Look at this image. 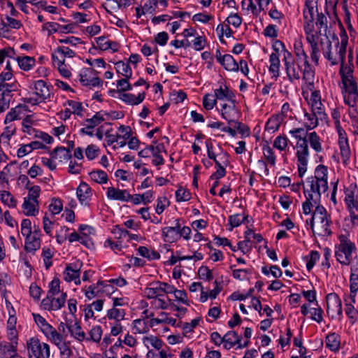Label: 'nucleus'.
<instances>
[{
	"mask_svg": "<svg viewBox=\"0 0 358 358\" xmlns=\"http://www.w3.org/2000/svg\"><path fill=\"white\" fill-rule=\"evenodd\" d=\"M292 136L297 139L296 158L299 177L302 178L307 171L309 150L308 146V134L303 128H297L289 131Z\"/></svg>",
	"mask_w": 358,
	"mask_h": 358,
	"instance_id": "f257e3e1",
	"label": "nucleus"
},
{
	"mask_svg": "<svg viewBox=\"0 0 358 358\" xmlns=\"http://www.w3.org/2000/svg\"><path fill=\"white\" fill-rule=\"evenodd\" d=\"M331 224L330 215L327 210L322 206H317L310 222L313 234L320 236L331 235Z\"/></svg>",
	"mask_w": 358,
	"mask_h": 358,
	"instance_id": "f03ea898",
	"label": "nucleus"
},
{
	"mask_svg": "<svg viewBox=\"0 0 358 358\" xmlns=\"http://www.w3.org/2000/svg\"><path fill=\"white\" fill-rule=\"evenodd\" d=\"M30 89L34 92V96L24 98V102L32 106H36L46 100H50L53 96L52 86L48 84L43 80H38L32 82Z\"/></svg>",
	"mask_w": 358,
	"mask_h": 358,
	"instance_id": "7ed1b4c3",
	"label": "nucleus"
},
{
	"mask_svg": "<svg viewBox=\"0 0 358 358\" xmlns=\"http://www.w3.org/2000/svg\"><path fill=\"white\" fill-rule=\"evenodd\" d=\"M285 71L289 82L294 83L299 81L301 77L303 79V62H299L294 59L292 54L285 50L282 59Z\"/></svg>",
	"mask_w": 358,
	"mask_h": 358,
	"instance_id": "20e7f679",
	"label": "nucleus"
},
{
	"mask_svg": "<svg viewBox=\"0 0 358 358\" xmlns=\"http://www.w3.org/2000/svg\"><path fill=\"white\" fill-rule=\"evenodd\" d=\"M20 232L26 238L24 248L27 252H34L41 247V232L31 230V222L29 219H24L21 223Z\"/></svg>",
	"mask_w": 358,
	"mask_h": 358,
	"instance_id": "39448f33",
	"label": "nucleus"
},
{
	"mask_svg": "<svg viewBox=\"0 0 358 358\" xmlns=\"http://www.w3.org/2000/svg\"><path fill=\"white\" fill-rule=\"evenodd\" d=\"M294 52L295 57L299 62H303V80L306 84L313 87L315 80V70L312 68L308 61V57L303 48L302 42L296 41L294 45Z\"/></svg>",
	"mask_w": 358,
	"mask_h": 358,
	"instance_id": "423d86ee",
	"label": "nucleus"
},
{
	"mask_svg": "<svg viewBox=\"0 0 358 358\" xmlns=\"http://www.w3.org/2000/svg\"><path fill=\"white\" fill-rule=\"evenodd\" d=\"M342 82V92L352 96V102H355L358 97V88L356 80L352 76L350 68L341 65L339 71Z\"/></svg>",
	"mask_w": 358,
	"mask_h": 358,
	"instance_id": "0eeeda50",
	"label": "nucleus"
},
{
	"mask_svg": "<svg viewBox=\"0 0 358 358\" xmlns=\"http://www.w3.org/2000/svg\"><path fill=\"white\" fill-rule=\"evenodd\" d=\"M340 243L336 248L335 255L338 262L344 265H348L352 259L355 245L345 236H339Z\"/></svg>",
	"mask_w": 358,
	"mask_h": 358,
	"instance_id": "6e6552de",
	"label": "nucleus"
},
{
	"mask_svg": "<svg viewBox=\"0 0 358 358\" xmlns=\"http://www.w3.org/2000/svg\"><path fill=\"white\" fill-rule=\"evenodd\" d=\"M27 353L29 358H49L50 346L41 342L36 337L30 338L27 341Z\"/></svg>",
	"mask_w": 358,
	"mask_h": 358,
	"instance_id": "1a4fd4ad",
	"label": "nucleus"
},
{
	"mask_svg": "<svg viewBox=\"0 0 358 358\" xmlns=\"http://www.w3.org/2000/svg\"><path fill=\"white\" fill-rule=\"evenodd\" d=\"M317 0H306L305 8L303 11V29L306 34H312L313 31V21L315 13L317 11Z\"/></svg>",
	"mask_w": 358,
	"mask_h": 358,
	"instance_id": "9d476101",
	"label": "nucleus"
},
{
	"mask_svg": "<svg viewBox=\"0 0 358 358\" xmlns=\"http://www.w3.org/2000/svg\"><path fill=\"white\" fill-rule=\"evenodd\" d=\"M306 183L310 189H305V193L308 192L310 199H312L315 205L320 203L322 194L325 193L328 189V182H319L315 178H308Z\"/></svg>",
	"mask_w": 358,
	"mask_h": 358,
	"instance_id": "9b49d317",
	"label": "nucleus"
},
{
	"mask_svg": "<svg viewBox=\"0 0 358 358\" xmlns=\"http://www.w3.org/2000/svg\"><path fill=\"white\" fill-rule=\"evenodd\" d=\"M22 26V22L8 15L1 17L0 20V36L9 38L12 36L13 29H19Z\"/></svg>",
	"mask_w": 358,
	"mask_h": 358,
	"instance_id": "f8f14e48",
	"label": "nucleus"
},
{
	"mask_svg": "<svg viewBox=\"0 0 358 358\" xmlns=\"http://www.w3.org/2000/svg\"><path fill=\"white\" fill-rule=\"evenodd\" d=\"M56 296L57 295L46 296V297L42 300L41 306L45 310L55 311L64 306L67 297L66 293L62 292L59 296L56 297Z\"/></svg>",
	"mask_w": 358,
	"mask_h": 358,
	"instance_id": "ddd939ff",
	"label": "nucleus"
},
{
	"mask_svg": "<svg viewBox=\"0 0 358 358\" xmlns=\"http://www.w3.org/2000/svg\"><path fill=\"white\" fill-rule=\"evenodd\" d=\"M82 264L80 262L68 264L63 272L64 280L68 282H73L76 285L80 284V268Z\"/></svg>",
	"mask_w": 358,
	"mask_h": 358,
	"instance_id": "4468645a",
	"label": "nucleus"
},
{
	"mask_svg": "<svg viewBox=\"0 0 358 358\" xmlns=\"http://www.w3.org/2000/svg\"><path fill=\"white\" fill-rule=\"evenodd\" d=\"M50 341L58 348L61 358H71L73 351L70 343L66 342L65 338L60 333L55 335Z\"/></svg>",
	"mask_w": 358,
	"mask_h": 358,
	"instance_id": "2eb2a0df",
	"label": "nucleus"
},
{
	"mask_svg": "<svg viewBox=\"0 0 358 358\" xmlns=\"http://www.w3.org/2000/svg\"><path fill=\"white\" fill-rule=\"evenodd\" d=\"M34 320L41 331L44 334L48 340H50L59 332L39 314H33Z\"/></svg>",
	"mask_w": 358,
	"mask_h": 358,
	"instance_id": "dca6fc26",
	"label": "nucleus"
},
{
	"mask_svg": "<svg viewBox=\"0 0 358 358\" xmlns=\"http://www.w3.org/2000/svg\"><path fill=\"white\" fill-rule=\"evenodd\" d=\"M80 81L84 86L96 87L101 85L100 78L95 76L92 69H85L80 74Z\"/></svg>",
	"mask_w": 358,
	"mask_h": 358,
	"instance_id": "f3484780",
	"label": "nucleus"
},
{
	"mask_svg": "<svg viewBox=\"0 0 358 358\" xmlns=\"http://www.w3.org/2000/svg\"><path fill=\"white\" fill-rule=\"evenodd\" d=\"M179 227V220H176L174 227H166L162 229V236L164 242L174 243L180 238V234L178 228Z\"/></svg>",
	"mask_w": 358,
	"mask_h": 358,
	"instance_id": "a211bd4d",
	"label": "nucleus"
},
{
	"mask_svg": "<svg viewBox=\"0 0 358 358\" xmlns=\"http://www.w3.org/2000/svg\"><path fill=\"white\" fill-rule=\"evenodd\" d=\"M220 160H215L216 171L210 176V179H215L218 181L220 178H223L226 174L225 166L229 164V155L227 152H222Z\"/></svg>",
	"mask_w": 358,
	"mask_h": 358,
	"instance_id": "6ab92c4d",
	"label": "nucleus"
},
{
	"mask_svg": "<svg viewBox=\"0 0 358 358\" xmlns=\"http://www.w3.org/2000/svg\"><path fill=\"white\" fill-rule=\"evenodd\" d=\"M327 312L331 311L336 313L337 315H342V303L341 300L336 293L328 294L326 296Z\"/></svg>",
	"mask_w": 358,
	"mask_h": 358,
	"instance_id": "aec40b11",
	"label": "nucleus"
},
{
	"mask_svg": "<svg viewBox=\"0 0 358 358\" xmlns=\"http://www.w3.org/2000/svg\"><path fill=\"white\" fill-rule=\"evenodd\" d=\"M328 19L323 13H317L315 22L317 30H315V24H313V34H316L319 41L320 36H327L328 29Z\"/></svg>",
	"mask_w": 358,
	"mask_h": 358,
	"instance_id": "412c9836",
	"label": "nucleus"
},
{
	"mask_svg": "<svg viewBox=\"0 0 358 358\" xmlns=\"http://www.w3.org/2000/svg\"><path fill=\"white\" fill-rule=\"evenodd\" d=\"M77 197L83 206H88L92 196V189L90 187L84 182H82L76 190Z\"/></svg>",
	"mask_w": 358,
	"mask_h": 358,
	"instance_id": "4be33fe9",
	"label": "nucleus"
},
{
	"mask_svg": "<svg viewBox=\"0 0 358 358\" xmlns=\"http://www.w3.org/2000/svg\"><path fill=\"white\" fill-rule=\"evenodd\" d=\"M107 196L111 200L121 201H129L131 199V195L126 189H119L114 187H109L107 189Z\"/></svg>",
	"mask_w": 358,
	"mask_h": 358,
	"instance_id": "5701e85b",
	"label": "nucleus"
},
{
	"mask_svg": "<svg viewBox=\"0 0 358 358\" xmlns=\"http://www.w3.org/2000/svg\"><path fill=\"white\" fill-rule=\"evenodd\" d=\"M306 38L308 43L310 45V58L311 60L316 64H318L319 61V47H318V40L317 38L316 34H306Z\"/></svg>",
	"mask_w": 358,
	"mask_h": 358,
	"instance_id": "b1692460",
	"label": "nucleus"
},
{
	"mask_svg": "<svg viewBox=\"0 0 358 358\" xmlns=\"http://www.w3.org/2000/svg\"><path fill=\"white\" fill-rule=\"evenodd\" d=\"M350 299L352 303L355 302V296L358 291V267L352 266L351 273L350 276Z\"/></svg>",
	"mask_w": 358,
	"mask_h": 358,
	"instance_id": "393cba45",
	"label": "nucleus"
},
{
	"mask_svg": "<svg viewBox=\"0 0 358 358\" xmlns=\"http://www.w3.org/2000/svg\"><path fill=\"white\" fill-rule=\"evenodd\" d=\"M269 71L272 74V78L277 79L280 76V62L278 51L272 52L269 55Z\"/></svg>",
	"mask_w": 358,
	"mask_h": 358,
	"instance_id": "a878e982",
	"label": "nucleus"
},
{
	"mask_svg": "<svg viewBox=\"0 0 358 358\" xmlns=\"http://www.w3.org/2000/svg\"><path fill=\"white\" fill-rule=\"evenodd\" d=\"M214 96L216 100L231 101L234 94L227 85H222L219 88L214 90Z\"/></svg>",
	"mask_w": 358,
	"mask_h": 358,
	"instance_id": "bb28decb",
	"label": "nucleus"
},
{
	"mask_svg": "<svg viewBox=\"0 0 358 358\" xmlns=\"http://www.w3.org/2000/svg\"><path fill=\"white\" fill-rule=\"evenodd\" d=\"M27 110V106L24 105H18L6 115L5 118V123L13 122L15 120L21 119L24 115L25 112Z\"/></svg>",
	"mask_w": 358,
	"mask_h": 358,
	"instance_id": "cd10ccee",
	"label": "nucleus"
},
{
	"mask_svg": "<svg viewBox=\"0 0 358 358\" xmlns=\"http://www.w3.org/2000/svg\"><path fill=\"white\" fill-rule=\"evenodd\" d=\"M160 293H162L161 281H154L144 289L145 296L150 299L159 297Z\"/></svg>",
	"mask_w": 358,
	"mask_h": 358,
	"instance_id": "c85d7f7f",
	"label": "nucleus"
},
{
	"mask_svg": "<svg viewBox=\"0 0 358 358\" xmlns=\"http://www.w3.org/2000/svg\"><path fill=\"white\" fill-rule=\"evenodd\" d=\"M348 38H343L341 40V42H338L336 46V58H337V64L341 62V66H344L346 49L348 45Z\"/></svg>",
	"mask_w": 358,
	"mask_h": 358,
	"instance_id": "c756f323",
	"label": "nucleus"
},
{
	"mask_svg": "<svg viewBox=\"0 0 358 358\" xmlns=\"http://www.w3.org/2000/svg\"><path fill=\"white\" fill-rule=\"evenodd\" d=\"M67 329L71 333V336H73L75 339L78 341H83L85 340V333L82 329V327L79 322H71V324H68Z\"/></svg>",
	"mask_w": 358,
	"mask_h": 358,
	"instance_id": "7c9ffc66",
	"label": "nucleus"
},
{
	"mask_svg": "<svg viewBox=\"0 0 358 358\" xmlns=\"http://www.w3.org/2000/svg\"><path fill=\"white\" fill-rule=\"evenodd\" d=\"M142 342L148 349L152 347L157 350H160L164 345V342L160 338L153 335L143 337Z\"/></svg>",
	"mask_w": 358,
	"mask_h": 358,
	"instance_id": "2f4dec72",
	"label": "nucleus"
},
{
	"mask_svg": "<svg viewBox=\"0 0 358 358\" xmlns=\"http://www.w3.org/2000/svg\"><path fill=\"white\" fill-rule=\"evenodd\" d=\"M96 41L99 48L103 51L110 49L113 52H116L118 50V43L115 41H110L105 36H100L97 38Z\"/></svg>",
	"mask_w": 358,
	"mask_h": 358,
	"instance_id": "473e14b6",
	"label": "nucleus"
},
{
	"mask_svg": "<svg viewBox=\"0 0 358 358\" xmlns=\"http://www.w3.org/2000/svg\"><path fill=\"white\" fill-rule=\"evenodd\" d=\"M229 103L221 105L222 117L229 122L233 120L234 113L236 112L235 101H229Z\"/></svg>",
	"mask_w": 358,
	"mask_h": 358,
	"instance_id": "72a5a7b5",
	"label": "nucleus"
},
{
	"mask_svg": "<svg viewBox=\"0 0 358 358\" xmlns=\"http://www.w3.org/2000/svg\"><path fill=\"white\" fill-rule=\"evenodd\" d=\"M283 119V115L282 114H275L272 115L266 124V130L271 133L276 131L279 129Z\"/></svg>",
	"mask_w": 358,
	"mask_h": 358,
	"instance_id": "f704fd0d",
	"label": "nucleus"
},
{
	"mask_svg": "<svg viewBox=\"0 0 358 358\" xmlns=\"http://www.w3.org/2000/svg\"><path fill=\"white\" fill-rule=\"evenodd\" d=\"M38 201L24 199L22 212L27 216H35L38 211Z\"/></svg>",
	"mask_w": 358,
	"mask_h": 358,
	"instance_id": "c9c22d12",
	"label": "nucleus"
},
{
	"mask_svg": "<svg viewBox=\"0 0 358 358\" xmlns=\"http://www.w3.org/2000/svg\"><path fill=\"white\" fill-rule=\"evenodd\" d=\"M159 324H167L171 326H175L176 324V320L175 318L169 317L168 314L164 312H162L159 315V317L152 318L150 321V327Z\"/></svg>",
	"mask_w": 358,
	"mask_h": 358,
	"instance_id": "e433bc0d",
	"label": "nucleus"
},
{
	"mask_svg": "<svg viewBox=\"0 0 358 358\" xmlns=\"http://www.w3.org/2000/svg\"><path fill=\"white\" fill-rule=\"evenodd\" d=\"M150 324L144 319H136L132 322V331L134 334H145L150 330Z\"/></svg>",
	"mask_w": 358,
	"mask_h": 358,
	"instance_id": "4c0bfd02",
	"label": "nucleus"
},
{
	"mask_svg": "<svg viewBox=\"0 0 358 358\" xmlns=\"http://www.w3.org/2000/svg\"><path fill=\"white\" fill-rule=\"evenodd\" d=\"M51 157L60 162L67 161L71 157V152L64 147L56 148L51 152Z\"/></svg>",
	"mask_w": 358,
	"mask_h": 358,
	"instance_id": "58836bf2",
	"label": "nucleus"
},
{
	"mask_svg": "<svg viewBox=\"0 0 358 358\" xmlns=\"http://www.w3.org/2000/svg\"><path fill=\"white\" fill-rule=\"evenodd\" d=\"M15 52L13 48H5L0 50V70L5 71V66L8 61L14 58ZM10 63V62H9Z\"/></svg>",
	"mask_w": 358,
	"mask_h": 358,
	"instance_id": "ea45409f",
	"label": "nucleus"
},
{
	"mask_svg": "<svg viewBox=\"0 0 358 358\" xmlns=\"http://www.w3.org/2000/svg\"><path fill=\"white\" fill-rule=\"evenodd\" d=\"M220 64L227 71H238L239 70L238 64L230 55H224Z\"/></svg>",
	"mask_w": 358,
	"mask_h": 358,
	"instance_id": "a19ab883",
	"label": "nucleus"
},
{
	"mask_svg": "<svg viewBox=\"0 0 358 358\" xmlns=\"http://www.w3.org/2000/svg\"><path fill=\"white\" fill-rule=\"evenodd\" d=\"M118 131L119 134H116L120 136L117 144L120 147H124L127 144L126 141L130 138L131 129L129 126L120 125Z\"/></svg>",
	"mask_w": 358,
	"mask_h": 358,
	"instance_id": "79ce46f5",
	"label": "nucleus"
},
{
	"mask_svg": "<svg viewBox=\"0 0 358 358\" xmlns=\"http://www.w3.org/2000/svg\"><path fill=\"white\" fill-rule=\"evenodd\" d=\"M126 315V310L124 308L112 307L107 311L106 316L109 320H114L116 322H120L124 320Z\"/></svg>",
	"mask_w": 358,
	"mask_h": 358,
	"instance_id": "37998d69",
	"label": "nucleus"
},
{
	"mask_svg": "<svg viewBox=\"0 0 358 358\" xmlns=\"http://www.w3.org/2000/svg\"><path fill=\"white\" fill-rule=\"evenodd\" d=\"M145 96L143 92L139 93L137 96L132 94H123L120 99L128 104L138 105L144 100Z\"/></svg>",
	"mask_w": 358,
	"mask_h": 358,
	"instance_id": "c03bdc74",
	"label": "nucleus"
},
{
	"mask_svg": "<svg viewBox=\"0 0 358 358\" xmlns=\"http://www.w3.org/2000/svg\"><path fill=\"white\" fill-rule=\"evenodd\" d=\"M155 152L152 155L154 157L152 159V164L155 166L162 165L164 163L163 157L162 156V152H166L165 148L163 143H157L155 142Z\"/></svg>",
	"mask_w": 358,
	"mask_h": 358,
	"instance_id": "a18cd8bd",
	"label": "nucleus"
},
{
	"mask_svg": "<svg viewBox=\"0 0 358 358\" xmlns=\"http://www.w3.org/2000/svg\"><path fill=\"white\" fill-rule=\"evenodd\" d=\"M326 346L331 351H338L340 348L339 336L335 333L330 334L326 337Z\"/></svg>",
	"mask_w": 358,
	"mask_h": 358,
	"instance_id": "49530a36",
	"label": "nucleus"
},
{
	"mask_svg": "<svg viewBox=\"0 0 358 358\" xmlns=\"http://www.w3.org/2000/svg\"><path fill=\"white\" fill-rule=\"evenodd\" d=\"M108 115L109 114L103 113L102 111L97 112L92 118L87 119L84 125H87L88 127L93 129L105 120L104 115Z\"/></svg>",
	"mask_w": 358,
	"mask_h": 358,
	"instance_id": "de8ad7c7",
	"label": "nucleus"
},
{
	"mask_svg": "<svg viewBox=\"0 0 358 358\" xmlns=\"http://www.w3.org/2000/svg\"><path fill=\"white\" fill-rule=\"evenodd\" d=\"M16 59L20 68L26 71H29L35 65V59L31 57H17Z\"/></svg>",
	"mask_w": 358,
	"mask_h": 358,
	"instance_id": "09e8293b",
	"label": "nucleus"
},
{
	"mask_svg": "<svg viewBox=\"0 0 358 358\" xmlns=\"http://www.w3.org/2000/svg\"><path fill=\"white\" fill-rule=\"evenodd\" d=\"M115 69L117 73L121 74L127 78H131L132 75L131 69L128 63L119 61L115 63Z\"/></svg>",
	"mask_w": 358,
	"mask_h": 358,
	"instance_id": "8fccbe9b",
	"label": "nucleus"
},
{
	"mask_svg": "<svg viewBox=\"0 0 358 358\" xmlns=\"http://www.w3.org/2000/svg\"><path fill=\"white\" fill-rule=\"evenodd\" d=\"M314 176L310 178H315L319 182L323 181V182H328V170L327 167L324 165H318L315 170Z\"/></svg>",
	"mask_w": 358,
	"mask_h": 358,
	"instance_id": "3c124183",
	"label": "nucleus"
},
{
	"mask_svg": "<svg viewBox=\"0 0 358 358\" xmlns=\"http://www.w3.org/2000/svg\"><path fill=\"white\" fill-rule=\"evenodd\" d=\"M103 285L102 281H98L97 283L93 284L89 286L85 290V295L89 299L91 300L97 296L101 292V286Z\"/></svg>",
	"mask_w": 358,
	"mask_h": 358,
	"instance_id": "603ef678",
	"label": "nucleus"
},
{
	"mask_svg": "<svg viewBox=\"0 0 358 358\" xmlns=\"http://www.w3.org/2000/svg\"><path fill=\"white\" fill-rule=\"evenodd\" d=\"M0 199L2 203L7 205L9 208H15L17 206L16 199L8 191H1Z\"/></svg>",
	"mask_w": 358,
	"mask_h": 358,
	"instance_id": "864d4df0",
	"label": "nucleus"
},
{
	"mask_svg": "<svg viewBox=\"0 0 358 358\" xmlns=\"http://www.w3.org/2000/svg\"><path fill=\"white\" fill-rule=\"evenodd\" d=\"M7 337L10 342L6 341V343L13 347L12 355L17 352L18 334L16 329H8Z\"/></svg>",
	"mask_w": 358,
	"mask_h": 358,
	"instance_id": "5fc2aeb1",
	"label": "nucleus"
},
{
	"mask_svg": "<svg viewBox=\"0 0 358 358\" xmlns=\"http://www.w3.org/2000/svg\"><path fill=\"white\" fill-rule=\"evenodd\" d=\"M34 124V120L32 119L31 115H27L22 120V131L24 133H27L29 136H34L36 134L38 130H36L32 127V124Z\"/></svg>",
	"mask_w": 358,
	"mask_h": 358,
	"instance_id": "6e6d98bb",
	"label": "nucleus"
},
{
	"mask_svg": "<svg viewBox=\"0 0 358 358\" xmlns=\"http://www.w3.org/2000/svg\"><path fill=\"white\" fill-rule=\"evenodd\" d=\"M224 341H231L232 343H237L238 345L239 348H243L249 344V341H247L244 343V344H242L241 343V338L238 336L236 331H228L224 336Z\"/></svg>",
	"mask_w": 358,
	"mask_h": 358,
	"instance_id": "4d7b16f0",
	"label": "nucleus"
},
{
	"mask_svg": "<svg viewBox=\"0 0 358 358\" xmlns=\"http://www.w3.org/2000/svg\"><path fill=\"white\" fill-rule=\"evenodd\" d=\"M320 117L315 113H305V127L307 130H310L316 127L318 124V119Z\"/></svg>",
	"mask_w": 358,
	"mask_h": 358,
	"instance_id": "13d9d810",
	"label": "nucleus"
},
{
	"mask_svg": "<svg viewBox=\"0 0 358 358\" xmlns=\"http://www.w3.org/2000/svg\"><path fill=\"white\" fill-rule=\"evenodd\" d=\"M308 142H309L311 148L314 149L317 152H320L322 150V145L320 141V137L313 131L308 134Z\"/></svg>",
	"mask_w": 358,
	"mask_h": 358,
	"instance_id": "bf43d9fd",
	"label": "nucleus"
},
{
	"mask_svg": "<svg viewBox=\"0 0 358 358\" xmlns=\"http://www.w3.org/2000/svg\"><path fill=\"white\" fill-rule=\"evenodd\" d=\"M5 71H2L0 73V91L3 89L4 85L10 81V79H11L12 73H11V68L9 61L7 62L6 66H5Z\"/></svg>",
	"mask_w": 358,
	"mask_h": 358,
	"instance_id": "052dcab7",
	"label": "nucleus"
},
{
	"mask_svg": "<svg viewBox=\"0 0 358 358\" xmlns=\"http://www.w3.org/2000/svg\"><path fill=\"white\" fill-rule=\"evenodd\" d=\"M138 252L141 256L148 259H158L160 257V255L155 250L150 251L148 248L144 246H140L138 248Z\"/></svg>",
	"mask_w": 358,
	"mask_h": 358,
	"instance_id": "680f3d73",
	"label": "nucleus"
},
{
	"mask_svg": "<svg viewBox=\"0 0 358 358\" xmlns=\"http://www.w3.org/2000/svg\"><path fill=\"white\" fill-rule=\"evenodd\" d=\"M102 337V329L100 326L96 325L92 327L90 331V337L86 338L87 341H91L94 343H99Z\"/></svg>",
	"mask_w": 358,
	"mask_h": 358,
	"instance_id": "e2e57ef3",
	"label": "nucleus"
},
{
	"mask_svg": "<svg viewBox=\"0 0 358 358\" xmlns=\"http://www.w3.org/2000/svg\"><path fill=\"white\" fill-rule=\"evenodd\" d=\"M20 85L12 76L11 79H10V81H8L4 85L3 89H2V90H1L0 92L1 93L11 94L12 92L17 91Z\"/></svg>",
	"mask_w": 358,
	"mask_h": 358,
	"instance_id": "0e129e2a",
	"label": "nucleus"
},
{
	"mask_svg": "<svg viewBox=\"0 0 358 358\" xmlns=\"http://www.w3.org/2000/svg\"><path fill=\"white\" fill-rule=\"evenodd\" d=\"M263 154L264 159L268 162L271 166H275L276 157L274 155V152L273 149L268 145H264L263 148Z\"/></svg>",
	"mask_w": 358,
	"mask_h": 358,
	"instance_id": "69168bd1",
	"label": "nucleus"
},
{
	"mask_svg": "<svg viewBox=\"0 0 358 358\" xmlns=\"http://www.w3.org/2000/svg\"><path fill=\"white\" fill-rule=\"evenodd\" d=\"M15 133V127L12 124L6 127L4 131L0 136V141L3 143L8 144L13 135Z\"/></svg>",
	"mask_w": 358,
	"mask_h": 358,
	"instance_id": "338daca9",
	"label": "nucleus"
},
{
	"mask_svg": "<svg viewBox=\"0 0 358 358\" xmlns=\"http://www.w3.org/2000/svg\"><path fill=\"white\" fill-rule=\"evenodd\" d=\"M91 178L97 183L103 184L108 180V176L103 171H93L90 173Z\"/></svg>",
	"mask_w": 358,
	"mask_h": 358,
	"instance_id": "774afa93",
	"label": "nucleus"
}]
</instances>
